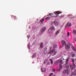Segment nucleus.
<instances>
[{
  "label": "nucleus",
  "mask_w": 76,
  "mask_h": 76,
  "mask_svg": "<svg viewBox=\"0 0 76 76\" xmlns=\"http://www.w3.org/2000/svg\"><path fill=\"white\" fill-rule=\"evenodd\" d=\"M47 61H48V60L47 59L45 60V61L44 62V63H43L44 64H45L46 63H47Z\"/></svg>",
  "instance_id": "nucleus-24"
},
{
  "label": "nucleus",
  "mask_w": 76,
  "mask_h": 76,
  "mask_svg": "<svg viewBox=\"0 0 76 76\" xmlns=\"http://www.w3.org/2000/svg\"><path fill=\"white\" fill-rule=\"evenodd\" d=\"M50 60L51 62V64H53V60H52L51 59H50Z\"/></svg>",
  "instance_id": "nucleus-29"
},
{
  "label": "nucleus",
  "mask_w": 76,
  "mask_h": 76,
  "mask_svg": "<svg viewBox=\"0 0 76 76\" xmlns=\"http://www.w3.org/2000/svg\"><path fill=\"white\" fill-rule=\"evenodd\" d=\"M46 29H47V28L46 27H43L40 31V34H42L43 33V32H44V31H45Z\"/></svg>",
  "instance_id": "nucleus-7"
},
{
  "label": "nucleus",
  "mask_w": 76,
  "mask_h": 76,
  "mask_svg": "<svg viewBox=\"0 0 76 76\" xmlns=\"http://www.w3.org/2000/svg\"><path fill=\"white\" fill-rule=\"evenodd\" d=\"M41 24H42V23H41L40 24V25H41Z\"/></svg>",
  "instance_id": "nucleus-38"
},
{
  "label": "nucleus",
  "mask_w": 76,
  "mask_h": 76,
  "mask_svg": "<svg viewBox=\"0 0 76 76\" xmlns=\"http://www.w3.org/2000/svg\"><path fill=\"white\" fill-rule=\"evenodd\" d=\"M54 25L57 26V27H58L60 25V22L57 21H54Z\"/></svg>",
  "instance_id": "nucleus-8"
},
{
  "label": "nucleus",
  "mask_w": 76,
  "mask_h": 76,
  "mask_svg": "<svg viewBox=\"0 0 76 76\" xmlns=\"http://www.w3.org/2000/svg\"><path fill=\"white\" fill-rule=\"evenodd\" d=\"M72 15L70 14H69L67 15L68 18H70L71 19H74V18H76V16H72V17H70Z\"/></svg>",
  "instance_id": "nucleus-11"
},
{
  "label": "nucleus",
  "mask_w": 76,
  "mask_h": 76,
  "mask_svg": "<svg viewBox=\"0 0 76 76\" xmlns=\"http://www.w3.org/2000/svg\"><path fill=\"white\" fill-rule=\"evenodd\" d=\"M12 18H14V19H16V17L15 16H12Z\"/></svg>",
  "instance_id": "nucleus-32"
},
{
  "label": "nucleus",
  "mask_w": 76,
  "mask_h": 76,
  "mask_svg": "<svg viewBox=\"0 0 76 76\" xmlns=\"http://www.w3.org/2000/svg\"><path fill=\"white\" fill-rule=\"evenodd\" d=\"M75 28H76V26H75Z\"/></svg>",
  "instance_id": "nucleus-40"
},
{
  "label": "nucleus",
  "mask_w": 76,
  "mask_h": 76,
  "mask_svg": "<svg viewBox=\"0 0 76 76\" xmlns=\"http://www.w3.org/2000/svg\"><path fill=\"white\" fill-rule=\"evenodd\" d=\"M74 40L75 41V42H76V37L74 38Z\"/></svg>",
  "instance_id": "nucleus-37"
},
{
  "label": "nucleus",
  "mask_w": 76,
  "mask_h": 76,
  "mask_svg": "<svg viewBox=\"0 0 76 76\" xmlns=\"http://www.w3.org/2000/svg\"><path fill=\"white\" fill-rule=\"evenodd\" d=\"M40 46L41 48H42L43 47V43L42 42L40 44Z\"/></svg>",
  "instance_id": "nucleus-20"
},
{
  "label": "nucleus",
  "mask_w": 76,
  "mask_h": 76,
  "mask_svg": "<svg viewBox=\"0 0 76 76\" xmlns=\"http://www.w3.org/2000/svg\"><path fill=\"white\" fill-rule=\"evenodd\" d=\"M54 13L55 15H56L55 16H54V14L52 13H50L49 15H48V16H49L45 18V20H50L51 18H58L59 16L58 14H60V13H62V12L60 11H58L54 12Z\"/></svg>",
  "instance_id": "nucleus-1"
},
{
  "label": "nucleus",
  "mask_w": 76,
  "mask_h": 76,
  "mask_svg": "<svg viewBox=\"0 0 76 76\" xmlns=\"http://www.w3.org/2000/svg\"><path fill=\"white\" fill-rule=\"evenodd\" d=\"M41 69L42 72H45L46 71V68L44 67L41 68Z\"/></svg>",
  "instance_id": "nucleus-12"
},
{
  "label": "nucleus",
  "mask_w": 76,
  "mask_h": 76,
  "mask_svg": "<svg viewBox=\"0 0 76 76\" xmlns=\"http://www.w3.org/2000/svg\"><path fill=\"white\" fill-rule=\"evenodd\" d=\"M72 26V23L69 22L67 23L65 26V28H69V27H70Z\"/></svg>",
  "instance_id": "nucleus-9"
},
{
  "label": "nucleus",
  "mask_w": 76,
  "mask_h": 76,
  "mask_svg": "<svg viewBox=\"0 0 76 76\" xmlns=\"http://www.w3.org/2000/svg\"><path fill=\"white\" fill-rule=\"evenodd\" d=\"M69 61V59L68 58L66 59V68H69V66H70V68L71 70H73V69H75V67H76V65L74 63H72V64H69L68 63V62Z\"/></svg>",
  "instance_id": "nucleus-2"
},
{
  "label": "nucleus",
  "mask_w": 76,
  "mask_h": 76,
  "mask_svg": "<svg viewBox=\"0 0 76 76\" xmlns=\"http://www.w3.org/2000/svg\"><path fill=\"white\" fill-rule=\"evenodd\" d=\"M37 56V53H35L34 54L33 56L31 57L32 58H34V57H35Z\"/></svg>",
  "instance_id": "nucleus-21"
},
{
  "label": "nucleus",
  "mask_w": 76,
  "mask_h": 76,
  "mask_svg": "<svg viewBox=\"0 0 76 76\" xmlns=\"http://www.w3.org/2000/svg\"><path fill=\"white\" fill-rule=\"evenodd\" d=\"M57 53V52L56 51V49H53L50 50L49 52V54H51L52 56H53L56 55Z\"/></svg>",
  "instance_id": "nucleus-4"
},
{
  "label": "nucleus",
  "mask_w": 76,
  "mask_h": 76,
  "mask_svg": "<svg viewBox=\"0 0 76 76\" xmlns=\"http://www.w3.org/2000/svg\"><path fill=\"white\" fill-rule=\"evenodd\" d=\"M27 37L29 39V38L30 37V35H27Z\"/></svg>",
  "instance_id": "nucleus-34"
},
{
  "label": "nucleus",
  "mask_w": 76,
  "mask_h": 76,
  "mask_svg": "<svg viewBox=\"0 0 76 76\" xmlns=\"http://www.w3.org/2000/svg\"><path fill=\"white\" fill-rule=\"evenodd\" d=\"M47 53V48H45L44 51V54H45Z\"/></svg>",
  "instance_id": "nucleus-14"
},
{
  "label": "nucleus",
  "mask_w": 76,
  "mask_h": 76,
  "mask_svg": "<svg viewBox=\"0 0 76 76\" xmlns=\"http://www.w3.org/2000/svg\"><path fill=\"white\" fill-rule=\"evenodd\" d=\"M60 56H61V55Z\"/></svg>",
  "instance_id": "nucleus-39"
},
{
  "label": "nucleus",
  "mask_w": 76,
  "mask_h": 76,
  "mask_svg": "<svg viewBox=\"0 0 76 76\" xmlns=\"http://www.w3.org/2000/svg\"><path fill=\"white\" fill-rule=\"evenodd\" d=\"M65 50L66 51H68L69 49L70 48V43H68L67 44L65 45Z\"/></svg>",
  "instance_id": "nucleus-5"
},
{
  "label": "nucleus",
  "mask_w": 76,
  "mask_h": 76,
  "mask_svg": "<svg viewBox=\"0 0 76 76\" xmlns=\"http://www.w3.org/2000/svg\"><path fill=\"white\" fill-rule=\"evenodd\" d=\"M64 35L65 36H67V38L68 39L70 37V33L69 32H67L66 33H64Z\"/></svg>",
  "instance_id": "nucleus-10"
},
{
  "label": "nucleus",
  "mask_w": 76,
  "mask_h": 76,
  "mask_svg": "<svg viewBox=\"0 0 76 76\" xmlns=\"http://www.w3.org/2000/svg\"><path fill=\"white\" fill-rule=\"evenodd\" d=\"M51 25H53V24H54V21H52L51 23Z\"/></svg>",
  "instance_id": "nucleus-28"
},
{
  "label": "nucleus",
  "mask_w": 76,
  "mask_h": 76,
  "mask_svg": "<svg viewBox=\"0 0 76 76\" xmlns=\"http://www.w3.org/2000/svg\"><path fill=\"white\" fill-rule=\"evenodd\" d=\"M63 63V61L62 59L61 58H60L57 60L55 62V64H58V63H59V69L57 68V69L58 72L61 71V69H63V66L61 65V64Z\"/></svg>",
  "instance_id": "nucleus-3"
},
{
  "label": "nucleus",
  "mask_w": 76,
  "mask_h": 76,
  "mask_svg": "<svg viewBox=\"0 0 76 76\" xmlns=\"http://www.w3.org/2000/svg\"><path fill=\"white\" fill-rule=\"evenodd\" d=\"M49 28L50 29L53 30V31H54V30H55V27H54V26H52L50 27Z\"/></svg>",
  "instance_id": "nucleus-16"
},
{
  "label": "nucleus",
  "mask_w": 76,
  "mask_h": 76,
  "mask_svg": "<svg viewBox=\"0 0 76 76\" xmlns=\"http://www.w3.org/2000/svg\"><path fill=\"white\" fill-rule=\"evenodd\" d=\"M60 30L59 29V30H58L56 32V33H55V35L56 36L57 35H58V34H59V33H60Z\"/></svg>",
  "instance_id": "nucleus-15"
},
{
  "label": "nucleus",
  "mask_w": 76,
  "mask_h": 76,
  "mask_svg": "<svg viewBox=\"0 0 76 76\" xmlns=\"http://www.w3.org/2000/svg\"><path fill=\"white\" fill-rule=\"evenodd\" d=\"M61 43L62 44L64 45H65L67 44L66 43V42L64 40H63L61 41Z\"/></svg>",
  "instance_id": "nucleus-13"
},
{
  "label": "nucleus",
  "mask_w": 76,
  "mask_h": 76,
  "mask_svg": "<svg viewBox=\"0 0 76 76\" xmlns=\"http://www.w3.org/2000/svg\"><path fill=\"white\" fill-rule=\"evenodd\" d=\"M71 54L72 56V57H73L74 56H75V53L73 52H71Z\"/></svg>",
  "instance_id": "nucleus-19"
},
{
  "label": "nucleus",
  "mask_w": 76,
  "mask_h": 76,
  "mask_svg": "<svg viewBox=\"0 0 76 76\" xmlns=\"http://www.w3.org/2000/svg\"><path fill=\"white\" fill-rule=\"evenodd\" d=\"M27 46L28 47V49H30V43H29L27 45Z\"/></svg>",
  "instance_id": "nucleus-27"
},
{
  "label": "nucleus",
  "mask_w": 76,
  "mask_h": 76,
  "mask_svg": "<svg viewBox=\"0 0 76 76\" xmlns=\"http://www.w3.org/2000/svg\"><path fill=\"white\" fill-rule=\"evenodd\" d=\"M73 34H76V30H74L72 31Z\"/></svg>",
  "instance_id": "nucleus-22"
},
{
  "label": "nucleus",
  "mask_w": 76,
  "mask_h": 76,
  "mask_svg": "<svg viewBox=\"0 0 76 76\" xmlns=\"http://www.w3.org/2000/svg\"><path fill=\"white\" fill-rule=\"evenodd\" d=\"M66 74L68 75L70 74V70L68 69H66Z\"/></svg>",
  "instance_id": "nucleus-18"
},
{
  "label": "nucleus",
  "mask_w": 76,
  "mask_h": 76,
  "mask_svg": "<svg viewBox=\"0 0 76 76\" xmlns=\"http://www.w3.org/2000/svg\"><path fill=\"white\" fill-rule=\"evenodd\" d=\"M48 32V33H49V34H50V37H52V36L53 35V32L52 30H51V29H50V28H49Z\"/></svg>",
  "instance_id": "nucleus-6"
},
{
  "label": "nucleus",
  "mask_w": 76,
  "mask_h": 76,
  "mask_svg": "<svg viewBox=\"0 0 76 76\" xmlns=\"http://www.w3.org/2000/svg\"><path fill=\"white\" fill-rule=\"evenodd\" d=\"M53 47L54 48H56L57 47V45L56 44L53 45Z\"/></svg>",
  "instance_id": "nucleus-23"
},
{
  "label": "nucleus",
  "mask_w": 76,
  "mask_h": 76,
  "mask_svg": "<svg viewBox=\"0 0 76 76\" xmlns=\"http://www.w3.org/2000/svg\"><path fill=\"white\" fill-rule=\"evenodd\" d=\"M50 64V62H48L47 64V65H49Z\"/></svg>",
  "instance_id": "nucleus-33"
},
{
  "label": "nucleus",
  "mask_w": 76,
  "mask_h": 76,
  "mask_svg": "<svg viewBox=\"0 0 76 76\" xmlns=\"http://www.w3.org/2000/svg\"><path fill=\"white\" fill-rule=\"evenodd\" d=\"M52 71H53V72H55V71H56V70H55V69H52Z\"/></svg>",
  "instance_id": "nucleus-35"
},
{
  "label": "nucleus",
  "mask_w": 76,
  "mask_h": 76,
  "mask_svg": "<svg viewBox=\"0 0 76 76\" xmlns=\"http://www.w3.org/2000/svg\"><path fill=\"white\" fill-rule=\"evenodd\" d=\"M67 72V70H64L63 72V74H66V72Z\"/></svg>",
  "instance_id": "nucleus-25"
},
{
  "label": "nucleus",
  "mask_w": 76,
  "mask_h": 76,
  "mask_svg": "<svg viewBox=\"0 0 76 76\" xmlns=\"http://www.w3.org/2000/svg\"><path fill=\"white\" fill-rule=\"evenodd\" d=\"M63 15H62L61 17H59V18H63Z\"/></svg>",
  "instance_id": "nucleus-36"
},
{
  "label": "nucleus",
  "mask_w": 76,
  "mask_h": 76,
  "mask_svg": "<svg viewBox=\"0 0 76 76\" xmlns=\"http://www.w3.org/2000/svg\"><path fill=\"white\" fill-rule=\"evenodd\" d=\"M45 16H45L44 17H43V18L42 19V20H40V22H43V21L44 20V18H45Z\"/></svg>",
  "instance_id": "nucleus-26"
},
{
  "label": "nucleus",
  "mask_w": 76,
  "mask_h": 76,
  "mask_svg": "<svg viewBox=\"0 0 76 76\" xmlns=\"http://www.w3.org/2000/svg\"><path fill=\"white\" fill-rule=\"evenodd\" d=\"M72 50H73V51H76V48L74 47L73 45H72Z\"/></svg>",
  "instance_id": "nucleus-17"
},
{
  "label": "nucleus",
  "mask_w": 76,
  "mask_h": 76,
  "mask_svg": "<svg viewBox=\"0 0 76 76\" xmlns=\"http://www.w3.org/2000/svg\"><path fill=\"white\" fill-rule=\"evenodd\" d=\"M53 75V74L52 73H50L49 75V76H51Z\"/></svg>",
  "instance_id": "nucleus-31"
},
{
  "label": "nucleus",
  "mask_w": 76,
  "mask_h": 76,
  "mask_svg": "<svg viewBox=\"0 0 76 76\" xmlns=\"http://www.w3.org/2000/svg\"><path fill=\"white\" fill-rule=\"evenodd\" d=\"M63 60H64V58H63Z\"/></svg>",
  "instance_id": "nucleus-41"
},
{
  "label": "nucleus",
  "mask_w": 76,
  "mask_h": 76,
  "mask_svg": "<svg viewBox=\"0 0 76 76\" xmlns=\"http://www.w3.org/2000/svg\"><path fill=\"white\" fill-rule=\"evenodd\" d=\"M72 61L73 62V63H74L73 62H75V59L73 58H72L71 59Z\"/></svg>",
  "instance_id": "nucleus-30"
}]
</instances>
